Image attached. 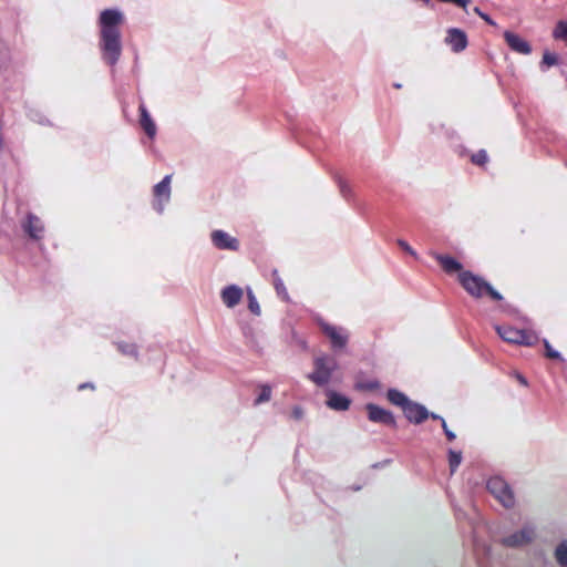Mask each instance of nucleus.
Listing matches in <instances>:
<instances>
[{
    "mask_svg": "<svg viewBox=\"0 0 567 567\" xmlns=\"http://www.w3.org/2000/svg\"><path fill=\"white\" fill-rule=\"evenodd\" d=\"M441 424H442V429H443L447 440L449 441L455 440V434L451 430H449L444 419H441Z\"/></svg>",
    "mask_w": 567,
    "mask_h": 567,
    "instance_id": "obj_35",
    "label": "nucleus"
},
{
    "mask_svg": "<svg viewBox=\"0 0 567 567\" xmlns=\"http://www.w3.org/2000/svg\"><path fill=\"white\" fill-rule=\"evenodd\" d=\"M337 367V361L333 358L319 357L315 361V370L310 374V379L318 385H324Z\"/></svg>",
    "mask_w": 567,
    "mask_h": 567,
    "instance_id": "obj_4",
    "label": "nucleus"
},
{
    "mask_svg": "<svg viewBox=\"0 0 567 567\" xmlns=\"http://www.w3.org/2000/svg\"><path fill=\"white\" fill-rule=\"evenodd\" d=\"M553 37L555 39L567 41V21H558L554 31Z\"/></svg>",
    "mask_w": 567,
    "mask_h": 567,
    "instance_id": "obj_26",
    "label": "nucleus"
},
{
    "mask_svg": "<svg viewBox=\"0 0 567 567\" xmlns=\"http://www.w3.org/2000/svg\"><path fill=\"white\" fill-rule=\"evenodd\" d=\"M462 462V453L457 451H449V465L451 473H454Z\"/></svg>",
    "mask_w": 567,
    "mask_h": 567,
    "instance_id": "obj_25",
    "label": "nucleus"
},
{
    "mask_svg": "<svg viewBox=\"0 0 567 567\" xmlns=\"http://www.w3.org/2000/svg\"><path fill=\"white\" fill-rule=\"evenodd\" d=\"M94 389V384L91 383V382H85V383H82L79 385V390H83V389Z\"/></svg>",
    "mask_w": 567,
    "mask_h": 567,
    "instance_id": "obj_39",
    "label": "nucleus"
},
{
    "mask_svg": "<svg viewBox=\"0 0 567 567\" xmlns=\"http://www.w3.org/2000/svg\"><path fill=\"white\" fill-rule=\"evenodd\" d=\"M171 179L172 175H165L164 178L155 184L154 194L159 200L167 203L171 198Z\"/></svg>",
    "mask_w": 567,
    "mask_h": 567,
    "instance_id": "obj_17",
    "label": "nucleus"
},
{
    "mask_svg": "<svg viewBox=\"0 0 567 567\" xmlns=\"http://www.w3.org/2000/svg\"><path fill=\"white\" fill-rule=\"evenodd\" d=\"M436 260L447 274H457L460 276V272H465L462 265L450 256L437 255Z\"/></svg>",
    "mask_w": 567,
    "mask_h": 567,
    "instance_id": "obj_18",
    "label": "nucleus"
},
{
    "mask_svg": "<svg viewBox=\"0 0 567 567\" xmlns=\"http://www.w3.org/2000/svg\"><path fill=\"white\" fill-rule=\"evenodd\" d=\"M163 202L164 200H159L158 199V203L155 205V209L158 214H162L164 212V205H163Z\"/></svg>",
    "mask_w": 567,
    "mask_h": 567,
    "instance_id": "obj_38",
    "label": "nucleus"
},
{
    "mask_svg": "<svg viewBox=\"0 0 567 567\" xmlns=\"http://www.w3.org/2000/svg\"><path fill=\"white\" fill-rule=\"evenodd\" d=\"M544 344H545L546 354H547L548 358H551V359H559L560 358V354L550 347L548 341L544 340Z\"/></svg>",
    "mask_w": 567,
    "mask_h": 567,
    "instance_id": "obj_34",
    "label": "nucleus"
},
{
    "mask_svg": "<svg viewBox=\"0 0 567 567\" xmlns=\"http://www.w3.org/2000/svg\"><path fill=\"white\" fill-rule=\"evenodd\" d=\"M475 13H477L483 20H485L487 23L494 25V21L484 12L480 10V8H474Z\"/></svg>",
    "mask_w": 567,
    "mask_h": 567,
    "instance_id": "obj_36",
    "label": "nucleus"
},
{
    "mask_svg": "<svg viewBox=\"0 0 567 567\" xmlns=\"http://www.w3.org/2000/svg\"><path fill=\"white\" fill-rule=\"evenodd\" d=\"M99 47L101 50L102 59L111 68H114L121 58L122 49H123L121 31L101 32V39H100Z\"/></svg>",
    "mask_w": 567,
    "mask_h": 567,
    "instance_id": "obj_2",
    "label": "nucleus"
},
{
    "mask_svg": "<svg viewBox=\"0 0 567 567\" xmlns=\"http://www.w3.org/2000/svg\"><path fill=\"white\" fill-rule=\"evenodd\" d=\"M213 245L220 250L237 251L239 240L223 229L213 230L210 234Z\"/></svg>",
    "mask_w": 567,
    "mask_h": 567,
    "instance_id": "obj_8",
    "label": "nucleus"
},
{
    "mask_svg": "<svg viewBox=\"0 0 567 567\" xmlns=\"http://www.w3.org/2000/svg\"><path fill=\"white\" fill-rule=\"evenodd\" d=\"M367 410H368L369 419L372 422H380V423H384L388 425L395 424V420L391 412H389L378 405H374V404H368Z\"/></svg>",
    "mask_w": 567,
    "mask_h": 567,
    "instance_id": "obj_15",
    "label": "nucleus"
},
{
    "mask_svg": "<svg viewBox=\"0 0 567 567\" xmlns=\"http://www.w3.org/2000/svg\"><path fill=\"white\" fill-rule=\"evenodd\" d=\"M241 332L246 343L257 353H264V337L259 336L252 326L246 323L241 326Z\"/></svg>",
    "mask_w": 567,
    "mask_h": 567,
    "instance_id": "obj_11",
    "label": "nucleus"
},
{
    "mask_svg": "<svg viewBox=\"0 0 567 567\" xmlns=\"http://www.w3.org/2000/svg\"><path fill=\"white\" fill-rule=\"evenodd\" d=\"M321 329L334 349H343L348 342L347 332L339 327L321 323Z\"/></svg>",
    "mask_w": 567,
    "mask_h": 567,
    "instance_id": "obj_9",
    "label": "nucleus"
},
{
    "mask_svg": "<svg viewBox=\"0 0 567 567\" xmlns=\"http://www.w3.org/2000/svg\"><path fill=\"white\" fill-rule=\"evenodd\" d=\"M138 111H140V115H141V118H140L141 126L145 131L146 135L151 140H153L156 135V124L153 121L151 113L148 112V110L144 103L140 104Z\"/></svg>",
    "mask_w": 567,
    "mask_h": 567,
    "instance_id": "obj_16",
    "label": "nucleus"
},
{
    "mask_svg": "<svg viewBox=\"0 0 567 567\" xmlns=\"http://www.w3.org/2000/svg\"><path fill=\"white\" fill-rule=\"evenodd\" d=\"M530 537H532L530 532L523 530L519 534L511 536L506 542L509 545L518 546V545H523V544L527 543L530 539Z\"/></svg>",
    "mask_w": 567,
    "mask_h": 567,
    "instance_id": "obj_24",
    "label": "nucleus"
},
{
    "mask_svg": "<svg viewBox=\"0 0 567 567\" xmlns=\"http://www.w3.org/2000/svg\"><path fill=\"white\" fill-rule=\"evenodd\" d=\"M358 386L362 389H375L379 386V384L378 382H370L368 384H359Z\"/></svg>",
    "mask_w": 567,
    "mask_h": 567,
    "instance_id": "obj_37",
    "label": "nucleus"
},
{
    "mask_svg": "<svg viewBox=\"0 0 567 567\" xmlns=\"http://www.w3.org/2000/svg\"><path fill=\"white\" fill-rule=\"evenodd\" d=\"M327 404L333 410L346 411L350 406V400L337 392H329Z\"/></svg>",
    "mask_w": 567,
    "mask_h": 567,
    "instance_id": "obj_19",
    "label": "nucleus"
},
{
    "mask_svg": "<svg viewBox=\"0 0 567 567\" xmlns=\"http://www.w3.org/2000/svg\"><path fill=\"white\" fill-rule=\"evenodd\" d=\"M21 228L32 240H41L44 236V223L33 213H28L21 223Z\"/></svg>",
    "mask_w": 567,
    "mask_h": 567,
    "instance_id": "obj_6",
    "label": "nucleus"
},
{
    "mask_svg": "<svg viewBox=\"0 0 567 567\" xmlns=\"http://www.w3.org/2000/svg\"><path fill=\"white\" fill-rule=\"evenodd\" d=\"M257 394L252 401L254 406L268 402L272 395V388L268 383H260L256 388Z\"/></svg>",
    "mask_w": 567,
    "mask_h": 567,
    "instance_id": "obj_20",
    "label": "nucleus"
},
{
    "mask_svg": "<svg viewBox=\"0 0 567 567\" xmlns=\"http://www.w3.org/2000/svg\"><path fill=\"white\" fill-rule=\"evenodd\" d=\"M488 157L485 151H478L476 154L472 156V162L476 165L486 164Z\"/></svg>",
    "mask_w": 567,
    "mask_h": 567,
    "instance_id": "obj_30",
    "label": "nucleus"
},
{
    "mask_svg": "<svg viewBox=\"0 0 567 567\" xmlns=\"http://www.w3.org/2000/svg\"><path fill=\"white\" fill-rule=\"evenodd\" d=\"M28 116L31 121L39 123L41 125H48L50 123L49 120L41 112L35 110H30L28 112Z\"/></svg>",
    "mask_w": 567,
    "mask_h": 567,
    "instance_id": "obj_28",
    "label": "nucleus"
},
{
    "mask_svg": "<svg viewBox=\"0 0 567 567\" xmlns=\"http://www.w3.org/2000/svg\"><path fill=\"white\" fill-rule=\"evenodd\" d=\"M10 55L8 47L6 45V43L0 41V70L7 64Z\"/></svg>",
    "mask_w": 567,
    "mask_h": 567,
    "instance_id": "obj_29",
    "label": "nucleus"
},
{
    "mask_svg": "<svg viewBox=\"0 0 567 567\" xmlns=\"http://www.w3.org/2000/svg\"><path fill=\"white\" fill-rule=\"evenodd\" d=\"M496 331L504 341L509 343L533 346L538 341L535 333L518 330L513 327H496Z\"/></svg>",
    "mask_w": 567,
    "mask_h": 567,
    "instance_id": "obj_3",
    "label": "nucleus"
},
{
    "mask_svg": "<svg viewBox=\"0 0 567 567\" xmlns=\"http://www.w3.org/2000/svg\"><path fill=\"white\" fill-rule=\"evenodd\" d=\"M117 349L124 355H130L133 357L134 359H138V349L136 343L121 341L117 342Z\"/></svg>",
    "mask_w": 567,
    "mask_h": 567,
    "instance_id": "obj_23",
    "label": "nucleus"
},
{
    "mask_svg": "<svg viewBox=\"0 0 567 567\" xmlns=\"http://www.w3.org/2000/svg\"><path fill=\"white\" fill-rule=\"evenodd\" d=\"M488 491L506 507L514 504V495L508 484L498 476L492 477L487 482Z\"/></svg>",
    "mask_w": 567,
    "mask_h": 567,
    "instance_id": "obj_5",
    "label": "nucleus"
},
{
    "mask_svg": "<svg viewBox=\"0 0 567 567\" xmlns=\"http://www.w3.org/2000/svg\"><path fill=\"white\" fill-rule=\"evenodd\" d=\"M430 416L434 420H440L441 421V416L436 415V414H430Z\"/></svg>",
    "mask_w": 567,
    "mask_h": 567,
    "instance_id": "obj_41",
    "label": "nucleus"
},
{
    "mask_svg": "<svg viewBox=\"0 0 567 567\" xmlns=\"http://www.w3.org/2000/svg\"><path fill=\"white\" fill-rule=\"evenodd\" d=\"M388 399L394 405L402 408V410H404L410 402V400L404 393L394 389L388 391Z\"/></svg>",
    "mask_w": 567,
    "mask_h": 567,
    "instance_id": "obj_21",
    "label": "nucleus"
},
{
    "mask_svg": "<svg viewBox=\"0 0 567 567\" xmlns=\"http://www.w3.org/2000/svg\"><path fill=\"white\" fill-rule=\"evenodd\" d=\"M123 12L117 8L105 9L100 14L101 32L120 31L118 24L123 21Z\"/></svg>",
    "mask_w": 567,
    "mask_h": 567,
    "instance_id": "obj_7",
    "label": "nucleus"
},
{
    "mask_svg": "<svg viewBox=\"0 0 567 567\" xmlns=\"http://www.w3.org/2000/svg\"><path fill=\"white\" fill-rule=\"evenodd\" d=\"M504 38L507 43V45L515 52L520 54H529L532 52V48L529 43L522 38L520 35L512 32V31H505Z\"/></svg>",
    "mask_w": 567,
    "mask_h": 567,
    "instance_id": "obj_13",
    "label": "nucleus"
},
{
    "mask_svg": "<svg viewBox=\"0 0 567 567\" xmlns=\"http://www.w3.org/2000/svg\"><path fill=\"white\" fill-rule=\"evenodd\" d=\"M403 413L410 422L415 424L422 423L430 416V413L424 405L412 401H410L405 406Z\"/></svg>",
    "mask_w": 567,
    "mask_h": 567,
    "instance_id": "obj_12",
    "label": "nucleus"
},
{
    "mask_svg": "<svg viewBox=\"0 0 567 567\" xmlns=\"http://www.w3.org/2000/svg\"><path fill=\"white\" fill-rule=\"evenodd\" d=\"M556 63H557L556 54L546 51L543 55V64H545L546 66H551V65H555Z\"/></svg>",
    "mask_w": 567,
    "mask_h": 567,
    "instance_id": "obj_31",
    "label": "nucleus"
},
{
    "mask_svg": "<svg viewBox=\"0 0 567 567\" xmlns=\"http://www.w3.org/2000/svg\"><path fill=\"white\" fill-rule=\"evenodd\" d=\"M516 379L522 385L527 386V380L522 374H516Z\"/></svg>",
    "mask_w": 567,
    "mask_h": 567,
    "instance_id": "obj_40",
    "label": "nucleus"
},
{
    "mask_svg": "<svg viewBox=\"0 0 567 567\" xmlns=\"http://www.w3.org/2000/svg\"><path fill=\"white\" fill-rule=\"evenodd\" d=\"M274 276H275V288H276V291H277L278 295H281V293H284V281L279 277V272H278L277 269L274 270Z\"/></svg>",
    "mask_w": 567,
    "mask_h": 567,
    "instance_id": "obj_32",
    "label": "nucleus"
},
{
    "mask_svg": "<svg viewBox=\"0 0 567 567\" xmlns=\"http://www.w3.org/2000/svg\"><path fill=\"white\" fill-rule=\"evenodd\" d=\"M243 296L244 289L236 284L228 285L220 291L221 301L227 308H234L237 306Z\"/></svg>",
    "mask_w": 567,
    "mask_h": 567,
    "instance_id": "obj_10",
    "label": "nucleus"
},
{
    "mask_svg": "<svg viewBox=\"0 0 567 567\" xmlns=\"http://www.w3.org/2000/svg\"><path fill=\"white\" fill-rule=\"evenodd\" d=\"M398 245L405 251L408 252L409 255H411L412 257L414 258H417V254L415 252V250H413V248L403 239H399L398 240Z\"/></svg>",
    "mask_w": 567,
    "mask_h": 567,
    "instance_id": "obj_33",
    "label": "nucleus"
},
{
    "mask_svg": "<svg viewBox=\"0 0 567 567\" xmlns=\"http://www.w3.org/2000/svg\"><path fill=\"white\" fill-rule=\"evenodd\" d=\"M446 43L454 52H461L467 47V37L464 31L452 28L447 31Z\"/></svg>",
    "mask_w": 567,
    "mask_h": 567,
    "instance_id": "obj_14",
    "label": "nucleus"
},
{
    "mask_svg": "<svg viewBox=\"0 0 567 567\" xmlns=\"http://www.w3.org/2000/svg\"><path fill=\"white\" fill-rule=\"evenodd\" d=\"M246 296H247V301H248V309L250 310V312L255 316H260L261 313V310H260V306H259V302H258V299L252 290V288L250 286H247L246 289Z\"/></svg>",
    "mask_w": 567,
    "mask_h": 567,
    "instance_id": "obj_22",
    "label": "nucleus"
},
{
    "mask_svg": "<svg viewBox=\"0 0 567 567\" xmlns=\"http://www.w3.org/2000/svg\"><path fill=\"white\" fill-rule=\"evenodd\" d=\"M556 558L561 566H567V543H561L557 547Z\"/></svg>",
    "mask_w": 567,
    "mask_h": 567,
    "instance_id": "obj_27",
    "label": "nucleus"
},
{
    "mask_svg": "<svg viewBox=\"0 0 567 567\" xmlns=\"http://www.w3.org/2000/svg\"><path fill=\"white\" fill-rule=\"evenodd\" d=\"M458 281L462 287L474 298H482L489 296L493 300H502L501 293H498L493 287L485 281L482 277L472 274L471 271L460 272Z\"/></svg>",
    "mask_w": 567,
    "mask_h": 567,
    "instance_id": "obj_1",
    "label": "nucleus"
}]
</instances>
